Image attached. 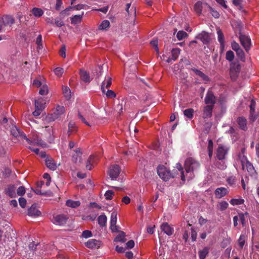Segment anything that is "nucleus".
I'll return each instance as SVG.
<instances>
[{"label": "nucleus", "instance_id": "nucleus-1", "mask_svg": "<svg viewBox=\"0 0 259 259\" xmlns=\"http://www.w3.org/2000/svg\"><path fill=\"white\" fill-rule=\"evenodd\" d=\"M200 163L195 159L190 157L185 162V168L187 172L197 171L200 168Z\"/></svg>", "mask_w": 259, "mask_h": 259}, {"label": "nucleus", "instance_id": "nucleus-2", "mask_svg": "<svg viewBox=\"0 0 259 259\" xmlns=\"http://www.w3.org/2000/svg\"><path fill=\"white\" fill-rule=\"evenodd\" d=\"M157 171L159 177L164 181H167L171 178H174L175 174L171 172L164 166H159L157 167Z\"/></svg>", "mask_w": 259, "mask_h": 259}, {"label": "nucleus", "instance_id": "nucleus-3", "mask_svg": "<svg viewBox=\"0 0 259 259\" xmlns=\"http://www.w3.org/2000/svg\"><path fill=\"white\" fill-rule=\"evenodd\" d=\"M64 113V108L63 106L58 105L56 108L54 109L52 112L50 114L48 118L50 121H53L59 118L60 116Z\"/></svg>", "mask_w": 259, "mask_h": 259}, {"label": "nucleus", "instance_id": "nucleus-4", "mask_svg": "<svg viewBox=\"0 0 259 259\" xmlns=\"http://www.w3.org/2000/svg\"><path fill=\"white\" fill-rule=\"evenodd\" d=\"M239 38L241 45L243 46L246 52H248L250 49L251 45L250 37L247 35L239 32Z\"/></svg>", "mask_w": 259, "mask_h": 259}, {"label": "nucleus", "instance_id": "nucleus-5", "mask_svg": "<svg viewBox=\"0 0 259 259\" xmlns=\"http://www.w3.org/2000/svg\"><path fill=\"white\" fill-rule=\"evenodd\" d=\"M68 217L64 214L53 215L52 222L53 224L58 226H64L67 223Z\"/></svg>", "mask_w": 259, "mask_h": 259}, {"label": "nucleus", "instance_id": "nucleus-6", "mask_svg": "<svg viewBox=\"0 0 259 259\" xmlns=\"http://www.w3.org/2000/svg\"><path fill=\"white\" fill-rule=\"evenodd\" d=\"M229 147L223 145H219L217 150V157L220 160H223L229 151Z\"/></svg>", "mask_w": 259, "mask_h": 259}, {"label": "nucleus", "instance_id": "nucleus-7", "mask_svg": "<svg viewBox=\"0 0 259 259\" xmlns=\"http://www.w3.org/2000/svg\"><path fill=\"white\" fill-rule=\"evenodd\" d=\"M241 67L238 64H232L230 68V75L232 80H235L240 71Z\"/></svg>", "mask_w": 259, "mask_h": 259}, {"label": "nucleus", "instance_id": "nucleus-8", "mask_svg": "<svg viewBox=\"0 0 259 259\" xmlns=\"http://www.w3.org/2000/svg\"><path fill=\"white\" fill-rule=\"evenodd\" d=\"M11 134L15 137L25 139L26 141L29 142V139L27 138L26 134L16 126H13L11 128Z\"/></svg>", "mask_w": 259, "mask_h": 259}, {"label": "nucleus", "instance_id": "nucleus-9", "mask_svg": "<svg viewBox=\"0 0 259 259\" xmlns=\"http://www.w3.org/2000/svg\"><path fill=\"white\" fill-rule=\"evenodd\" d=\"M120 172V168L117 164L111 165L108 171V175L112 180H116L118 177Z\"/></svg>", "mask_w": 259, "mask_h": 259}, {"label": "nucleus", "instance_id": "nucleus-10", "mask_svg": "<svg viewBox=\"0 0 259 259\" xmlns=\"http://www.w3.org/2000/svg\"><path fill=\"white\" fill-rule=\"evenodd\" d=\"M200 39L204 44H208L211 41L210 35L208 32L203 31L199 33L196 37Z\"/></svg>", "mask_w": 259, "mask_h": 259}, {"label": "nucleus", "instance_id": "nucleus-11", "mask_svg": "<svg viewBox=\"0 0 259 259\" xmlns=\"http://www.w3.org/2000/svg\"><path fill=\"white\" fill-rule=\"evenodd\" d=\"M16 187L14 184H10L5 189V194L10 198H14L16 196Z\"/></svg>", "mask_w": 259, "mask_h": 259}, {"label": "nucleus", "instance_id": "nucleus-12", "mask_svg": "<svg viewBox=\"0 0 259 259\" xmlns=\"http://www.w3.org/2000/svg\"><path fill=\"white\" fill-rule=\"evenodd\" d=\"M3 24L4 26H11L15 22V18L11 15H4L2 18Z\"/></svg>", "mask_w": 259, "mask_h": 259}, {"label": "nucleus", "instance_id": "nucleus-13", "mask_svg": "<svg viewBox=\"0 0 259 259\" xmlns=\"http://www.w3.org/2000/svg\"><path fill=\"white\" fill-rule=\"evenodd\" d=\"M204 101L205 103L207 104V105H212L214 106L215 103V97L211 91H208L207 92Z\"/></svg>", "mask_w": 259, "mask_h": 259}, {"label": "nucleus", "instance_id": "nucleus-14", "mask_svg": "<svg viewBox=\"0 0 259 259\" xmlns=\"http://www.w3.org/2000/svg\"><path fill=\"white\" fill-rule=\"evenodd\" d=\"M101 242L95 239H92L85 243V245L89 248H99L101 245Z\"/></svg>", "mask_w": 259, "mask_h": 259}, {"label": "nucleus", "instance_id": "nucleus-15", "mask_svg": "<svg viewBox=\"0 0 259 259\" xmlns=\"http://www.w3.org/2000/svg\"><path fill=\"white\" fill-rule=\"evenodd\" d=\"M190 70L194 72L197 76L200 77L202 80L204 81L205 83H207L210 80V78L200 70H198L195 68H192L190 69Z\"/></svg>", "mask_w": 259, "mask_h": 259}, {"label": "nucleus", "instance_id": "nucleus-16", "mask_svg": "<svg viewBox=\"0 0 259 259\" xmlns=\"http://www.w3.org/2000/svg\"><path fill=\"white\" fill-rule=\"evenodd\" d=\"M160 229L168 236L171 235L174 232V228L170 227L167 223H162L160 226Z\"/></svg>", "mask_w": 259, "mask_h": 259}, {"label": "nucleus", "instance_id": "nucleus-17", "mask_svg": "<svg viewBox=\"0 0 259 259\" xmlns=\"http://www.w3.org/2000/svg\"><path fill=\"white\" fill-rule=\"evenodd\" d=\"M229 193L228 189L225 187H220L215 189L214 191V194L215 197L217 198H221Z\"/></svg>", "mask_w": 259, "mask_h": 259}, {"label": "nucleus", "instance_id": "nucleus-18", "mask_svg": "<svg viewBox=\"0 0 259 259\" xmlns=\"http://www.w3.org/2000/svg\"><path fill=\"white\" fill-rule=\"evenodd\" d=\"M245 152V148H242L240 152H239L238 154V159L240 161L243 169H245V163L247 162V161H249L247 157L244 155Z\"/></svg>", "mask_w": 259, "mask_h": 259}, {"label": "nucleus", "instance_id": "nucleus-19", "mask_svg": "<svg viewBox=\"0 0 259 259\" xmlns=\"http://www.w3.org/2000/svg\"><path fill=\"white\" fill-rule=\"evenodd\" d=\"M112 84V78L111 77L107 76L105 78L104 80L102 82L101 85V91L103 94L105 93V88H109Z\"/></svg>", "mask_w": 259, "mask_h": 259}, {"label": "nucleus", "instance_id": "nucleus-20", "mask_svg": "<svg viewBox=\"0 0 259 259\" xmlns=\"http://www.w3.org/2000/svg\"><path fill=\"white\" fill-rule=\"evenodd\" d=\"M245 168H246L251 177L255 176L256 175V172L253 165L249 161H247V162L245 163Z\"/></svg>", "mask_w": 259, "mask_h": 259}, {"label": "nucleus", "instance_id": "nucleus-21", "mask_svg": "<svg viewBox=\"0 0 259 259\" xmlns=\"http://www.w3.org/2000/svg\"><path fill=\"white\" fill-rule=\"evenodd\" d=\"M181 49L179 48L172 49L171 50V57H169L167 60V62L170 63L171 60L176 61L180 54Z\"/></svg>", "mask_w": 259, "mask_h": 259}, {"label": "nucleus", "instance_id": "nucleus-22", "mask_svg": "<svg viewBox=\"0 0 259 259\" xmlns=\"http://www.w3.org/2000/svg\"><path fill=\"white\" fill-rule=\"evenodd\" d=\"M40 213V211L37 209L35 204H32L28 209V215L29 216H39Z\"/></svg>", "mask_w": 259, "mask_h": 259}, {"label": "nucleus", "instance_id": "nucleus-23", "mask_svg": "<svg viewBox=\"0 0 259 259\" xmlns=\"http://www.w3.org/2000/svg\"><path fill=\"white\" fill-rule=\"evenodd\" d=\"M237 122L240 128L243 131L247 130V120L244 117H239L237 119Z\"/></svg>", "mask_w": 259, "mask_h": 259}, {"label": "nucleus", "instance_id": "nucleus-24", "mask_svg": "<svg viewBox=\"0 0 259 259\" xmlns=\"http://www.w3.org/2000/svg\"><path fill=\"white\" fill-rule=\"evenodd\" d=\"M213 107L212 105H209L204 107L203 115L204 118H208L212 116Z\"/></svg>", "mask_w": 259, "mask_h": 259}, {"label": "nucleus", "instance_id": "nucleus-25", "mask_svg": "<svg viewBox=\"0 0 259 259\" xmlns=\"http://www.w3.org/2000/svg\"><path fill=\"white\" fill-rule=\"evenodd\" d=\"M210 250V247L208 246L204 247L202 249L198 251L199 259H205L208 255Z\"/></svg>", "mask_w": 259, "mask_h": 259}, {"label": "nucleus", "instance_id": "nucleus-26", "mask_svg": "<svg viewBox=\"0 0 259 259\" xmlns=\"http://www.w3.org/2000/svg\"><path fill=\"white\" fill-rule=\"evenodd\" d=\"M117 221V212L113 211L111 214L110 228L114 230L113 227H116V224Z\"/></svg>", "mask_w": 259, "mask_h": 259}, {"label": "nucleus", "instance_id": "nucleus-27", "mask_svg": "<svg viewBox=\"0 0 259 259\" xmlns=\"http://www.w3.org/2000/svg\"><path fill=\"white\" fill-rule=\"evenodd\" d=\"M95 163V156L90 155L86 162V168L88 170H91L93 168V164Z\"/></svg>", "mask_w": 259, "mask_h": 259}, {"label": "nucleus", "instance_id": "nucleus-28", "mask_svg": "<svg viewBox=\"0 0 259 259\" xmlns=\"http://www.w3.org/2000/svg\"><path fill=\"white\" fill-rule=\"evenodd\" d=\"M77 131V126L74 122L70 121L68 123V129L67 131V134L68 136H70L73 133H76Z\"/></svg>", "mask_w": 259, "mask_h": 259}, {"label": "nucleus", "instance_id": "nucleus-29", "mask_svg": "<svg viewBox=\"0 0 259 259\" xmlns=\"http://www.w3.org/2000/svg\"><path fill=\"white\" fill-rule=\"evenodd\" d=\"M217 34L218 41L220 43L221 48L223 49L225 46L224 36L222 30L220 28L217 29Z\"/></svg>", "mask_w": 259, "mask_h": 259}, {"label": "nucleus", "instance_id": "nucleus-30", "mask_svg": "<svg viewBox=\"0 0 259 259\" xmlns=\"http://www.w3.org/2000/svg\"><path fill=\"white\" fill-rule=\"evenodd\" d=\"M83 12L81 15H75L70 18L71 23L72 24H77L81 22L82 18Z\"/></svg>", "mask_w": 259, "mask_h": 259}, {"label": "nucleus", "instance_id": "nucleus-31", "mask_svg": "<svg viewBox=\"0 0 259 259\" xmlns=\"http://www.w3.org/2000/svg\"><path fill=\"white\" fill-rule=\"evenodd\" d=\"M80 76L81 80L86 82H90L91 78L89 74L85 71L81 70L80 71Z\"/></svg>", "mask_w": 259, "mask_h": 259}, {"label": "nucleus", "instance_id": "nucleus-32", "mask_svg": "<svg viewBox=\"0 0 259 259\" xmlns=\"http://www.w3.org/2000/svg\"><path fill=\"white\" fill-rule=\"evenodd\" d=\"M46 164L49 168L52 170H56L57 167L56 163L52 159H47L46 160Z\"/></svg>", "mask_w": 259, "mask_h": 259}, {"label": "nucleus", "instance_id": "nucleus-33", "mask_svg": "<svg viewBox=\"0 0 259 259\" xmlns=\"http://www.w3.org/2000/svg\"><path fill=\"white\" fill-rule=\"evenodd\" d=\"M66 205L72 208H76L80 205L79 201H73L71 199H68L66 202Z\"/></svg>", "mask_w": 259, "mask_h": 259}, {"label": "nucleus", "instance_id": "nucleus-34", "mask_svg": "<svg viewBox=\"0 0 259 259\" xmlns=\"http://www.w3.org/2000/svg\"><path fill=\"white\" fill-rule=\"evenodd\" d=\"M28 144H30L31 146L37 145L40 146H43L44 142L39 138H33L32 140L29 139V142L28 141H26Z\"/></svg>", "mask_w": 259, "mask_h": 259}, {"label": "nucleus", "instance_id": "nucleus-35", "mask_svg": "<svg viewBox=\"0 0 259 259\" xmlns=\"http://www.w3.org/2000/svg\"><path fill=\"white\" fill-rule=\"evenodd\" d=\"M62 92L65 99L69 100L71 98V91L70 89L67 86H63Z\"/></svg>", "mask_w": 259, "mask_h": 259}, {"label": "nucleus", "instance_id": "nucleus-36", "mask_svg": "<svg viewBox=\"0 0 259 259\" xmlns=\"http://www.w3.org/2000/svg\"><path fill=\"white\" fill-rule=\"evenodd\" d=\"M32 13L35 17L38 18L43 15L44 11L40 8H33L32 10Z\"/></svg>", "mask_w": 259, "mask_h": 259}, {"label": "nucleus", "instance_id": "nucleus-37", "mask_svg": "<svg viewBox=\"0 0 259 259\" xmlns=\"http://www.w3.org/2000/svg\"><path fill=\"white\" fill-rule=\"evenodd\" d=\"M98 222L101 227H104L107 222V217L105 215H100L98 218Z\"/></svg>", "mask_w": 259, "mask_h": 259}, {"label": "nucleus", "instance_id": "nucleus-38", "mask_svg": "<svg viewBox=\"0 0 259 259\" xmlns=\"http://www.w3.org/2000/svg\"><path fill=\"white\" fill-rule=\"evenodd\" d=\"M194 10L196 13L200 15L202 10V3L201 2H197L194 5Z\"/></svg>", "mask_w": 259, "mask_h": 259}, {"label": "nucleus", "instance_id": "nucleus-39", "mask_svg": "<svg viewBox=\"0 0 259 259\" xmlns=\"http://www.w3.org/2000/svg\"><path fill=\"white\" fill-rule=\"evenodd\" d=\"M228 203L225 201H221L218 204L219 209L221 211L226 210L228 207Z\"/></svg>", "mask_w": 259, "mask_h": 259}, {"label": "nucleus", "instance_id": "nucleus-40", "mask_svg": "<svg viewBox=\"0 0 259 259\" xmlns=\"http://www.w3.org/2000/svg\"><path fill=\"white\" fill-rule=\"evenodd\" d=\"M125 236V234L123 232H121L119 234H118L114 239L115 241L124 242L126 239L124 238Z\"/></svg>", "mask_w": 259, "mask_h": 259}, {"label": "nucleus", "instance_id": "nucleus-41", "mask_svg": "<svg viewBox=\"0 0 259 259\" xmlns=\"http://www.w3.org/2000/svg\"><path fill=\"white\" fill-rule=\"evenodd\" d=\"M230 202L233 206L243 204L244 202V200L242 198L232 199H231Z\"/></svg>", "mask_w": 259, "mask_h": 259}, {"label": "nucleus", "instance_id": "nucleus-42", "mask_svg": "<svg viewBox=\"0 0 259 259\" xmlns=\"http://www.w3.org/2000/svg\"><path fill=\"white\" fill-rule=\"evenodd\" d=\"M44 101L42 99H38L35 101V108L39 109L42 110L44 108Z\"/></svg>", "mask_w": 259, "mask_h": 259}, {"label": "nucleus", "instance_id": "nucleus-43", "mask_svg": "<svg viewBox=\"0 0 259 259\" xmlns=\"http://www.w3.org/2000/svg\"><path fill=\"white\" fill-rule=\"evenodd\" d=\"M193 112L194 110L192 108H189L184 111V114L188 118L191 119L193 117Z\"/></svg>", "mask_w": 259, "mask_h": 259}, {"label": "nucleus", "instance_id": "nucleus-44", "mask_svg": "<svg viewBox=\"0 0 259 259\" xmlns=\"http://www.w3.org/2000/svg\"><path fill=\"white\" fill-rule=\"evenodd\" d=\"M246 240V236L245 235L241 234L238 240V244L240 248H243Z\"/></svg>", "mask_w": 259, "mask_h": 259}, {"label": "nucleus", "instance_id": "nucleus-45", "mask_svg": "<svg viewBox=\"0 0 259 259\" xmlns=\"http://www.w3.org/2000/svg\"><path fill=\"white\" fill-rule=\"evenodd\" d=\"M236 55L238 58L240 59V60L242 61H244L245 58V54L244 53V51L242 50V49H240L238 50V51H236Z\"/></svg>", "mask_w": 259, "mask_h": 259}, {"label": "nucleus", "instance_id": "nucleus-46", "mask_svg": "<svg viewBox=\"0 0 259 259\" xmlns=\"http://www.w3.org/2000/svg\"><path fill=\"white\" fill-rule=\"evenodd\" d=\"M248 214L247 212H245L244 213H239L238 214L239 218L240 220V222L242 225L243 227H245L246 225V221H245V215H246Z\"/></svg>", "mask_w": 259, "mask_h": 259}, {"label": "nucleus", "instance_id": "nucleus-47", "mask_svg": "<svg viewBox=\"0 0 259 259\" xmlns=\"http://www.w3.org/2000/svg\"><path fill=\"white\" fill-rule=\"evenodd\" d=\"M110 26V22L107 20H105L102 21L99 26V29L101 30H104L109 27Z\"/></svg>", "mask_w": 259, "mask_h": 259}, {"label": "nucleus", "instance_id": "nucleus-48", "mask_svg": "<svg viewBox=\"0 0 259 259\" xmlns=\"http://www.w3.org/2000/svg\"><path fill=\"white\" fill-rule=\"evenodd\" d=\"M234 54L233 51L230 50L226 52V59L229 61H232L234 59Z\"/></svg>", "mask_w": 259, "mask_h": 259}, {"label": "nucleus", "instance_id": "nucleus-49", "mask_svg": "<svg viewBox=\"0 0 259 259\" xmlns=\"http://www.w3.org/2000/svg\"><path fill=\"white\" fill-rule=\"evenodd\" d=\"M209 10L211 14V15L215 18H219L220 17L219 13L215 10L214 9L212 8L210 6H208Z\"/></svg>", "mask_w": 259, "mask_h": 259}, {"label": "nucleus", "instance_id": "nucleus-50", "mask_svg": "<svg viewBox=\"0 0 259 259\" xmlns=\"http://www.w3.org/2000/svg\"><path fill=\"white\" fill-rule=\"evenodd\" d=\"M151 45L154 48L155 51L157 54L159 53V50L158 48V40L157 38H154L150 41Z\"/></svg>", "mask_w": 259, "mask_h": 259}, {"label": "nucleus", "instance_id": "nucleus-51", "mask_svg": "<svg viewBox=\"0 0 259 259\" xmlns=\"http://www.w3.org/2000/svg\"><path fill=\"white\" fill-rule=\"evenodd\" d=\"M187 36L188 34L184 31H179L177 34V37L179 40L183 39Z\"/></svg>", "mask_w": 259, "mask_h": 259}, {"label": "nucleus", "instance_id": "nucleus-52", "mask_svg": "<svg viewBox=\"0 0 259 259\" xmlns=\"http://www.w3.org/2000/svg\"><path fill=\"white\" fill-rule=\"evenodd\" d=\"M114 195V192L112 190H108L105 193V197L106 200H111L113 196Z\"/></svg>", "mask_w": 259, "mask_h": 259}, {"label": "nucleus", "instance_id": "nucleus-53", "mask_svg": "<svg viewBox=\"0 0 259 259\" xmlns=\"http://www.w3.org/2000/svg\"><path fill=\"white\" fill-rule=\"evenodd\" d=\"M75 153L72 155V160L74 162H76L78 160V157H80L81 155L79 149H76L75 150Z\"/></svg>", "mask_w": 259, "mask_h": 259}, {"label": "nucleus", "instance_id": "nucleus-54", "mask_svg": "<svg viewBox=\"0 0 259 259\" xmlns=\"http://www.w3.org/2000/svg\"><path fill=\"white\" fill-rule=\"evenodd\" d=\"M258 115L255 114V110H250L249 119L251 122H254L257 118Z\"/></svg>", "mask_w": 259, "mask_h": 259}, {"label": "nucleus", "instance_id": "nucleus-55", "mask_svg": "<svg viewBox=\"0 0 259 259\" xmlns=\"http://www.w3.org/2000/svg\"><path fill=\"white\" fill-rule=\"evenodd\" d=\"M25 188L24 186H20L17 189V193L18 195L22 196H23L25 193Z\"/></svg>", "mask_w": 259, "mask_h": 259}, {"label": "nucleus", "instance_id": "nucleus-56", "mask_svg": "<svg viewBox=\"0 0 259 259\" xmlns=\"http://www.w3.org/2000/svg\"><path fill=\"white\" fill-rule=\"evenodd\" d=\"M72 9V7H68V8H66L63 11H62L60 13V16L61 17L64 18L66 15H69L68 12Z\"/></svg>", "mask_w": 259, "mask_h": 259}, {"label": "nucleus", "instance_id": "nucleus-57", "mask_svg": "<svg viewBox=\"0 0 259 259\" xmlns=\"http://www.w3.org/2000/svg\"><path fill=\"white\" fill-rule=\"evenodd\" d=\"M104 94H106L108 98H113L116 97V94L114 91L111 90H108L106 92H105Z\"/></svg>", "mask_w": 259, "mask_h": 259}, {"label": "nucleus", "instance_id": "nucleus-58", "mask_svg": "<svg viewBox=\"0 0 259 259\" xmlns=\"http://www.w3.org/2000/svg\"><path fill=\"white\" fill-rule=\"evenodd\" d=\"M93 236L92 233L91 231L85 230L82 233L81 236L85 238L91 237Z\"/></svg>", "mask_w": 259, "mask_h": 259}, {"label": "nucleus", "instance_id": "nucleus-59", "mask_svg": "<svg viewBox=\"0 0 259 259\" xmlns=\"http://www.w3.org/2000/svg\"><path fill=\"white\" fill-rule=\"evenodd\" d=\"M115 110L119 114H120L122 112L123 110V101L121 103L117 104L115 107Z\"/></svg>", "mask_w": 259, "mask_h": 259}, {"label": "nucleus", "instance_id": "nucleus-60", "mask_svg": "<svg viewBox=\"0 0 259 259\" xmlns=\"http://www.w3.org/2000/svg\"><path fill=\"white\" fill-rule=\"evenodd\" d=\"M48 92V87L46 85H43L39 90V93L41 95H45L47 94Z\"/></svg>", "mask_w": 259, "mask_h": 259}, {"label": "nucleus", "instance_id": "nucleus-61", "mask_svg": "<svg viewBox=\"0 0 259 259\" xmlns=\"http://www.w3.org/2000/svg\"><path fill=\"white\" fill-rule=\"evenodd\" d=\"M231 48L235 52L241 49L239 45L235 41H233L231 42Z\"/></svg>", "mask_w": 259, "mask_h": 259}, {"label": "nucleus", "instance_id": "nucleus-62", "mask_svg": "<svg viewBox=\"0 0 259 259\" xmlns=\"http://www.w3.org/2000/svg\"><path fill=\"white\" fill-rule=\"evenodd\" d=\"M18 200L20 206L22 208L25 207L26 205V200L23 197H20Z\"/></svg>", "mask_w": 259, "mask_h": 259}, {"label": "nucleus", "instance_id": "nucleus-63", "mask_svg": "<svg viewBox=\"0 0 259 259\" xmlns=\"http://www.w3.org/2000/svg\"><path fill=\"white\" fill-rule=\"evenodd\" d=\"M191 237L192 241H196V238H197V233L196 232V231L194 230V229L192 228L191 229Z\"/></svg>", "mask_w": 259, "mask_h": 259}, {"label": "nucleus", "instance_id": "nucleus-64", "mask_svg": "<svg viewBox=\"0 0 259 259\" xmlns=\"http://www.w3.org/2000/svg\"><path fill=\"white\" fill-rule=\"evenodd\" d=\"M54 72L58 76H61L63 72V69L60 67H57L55 69Z\"/></svg>", "mask_w": 259, "mask_h": 259}]
</instances>
